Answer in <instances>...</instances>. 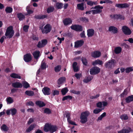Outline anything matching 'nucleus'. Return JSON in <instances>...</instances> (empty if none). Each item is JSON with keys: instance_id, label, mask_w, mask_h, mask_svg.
<instances>
[{"instance_id": "aec40b11", "label": "nucleus", "mask_w": 133, "mask_h": 133, "mask_svg": "<svg viewBox=\"0 0 133 133\" xmlns=\"http://www.w3.org/2000/svg\"><path fill=\"white\" fill-rule=\"evenodd\" d=\"M12 87L15 88H21L23 86L22 84L19 82H15L12 84Z\"/></svg>"}, {"instance_id": "6e6d98bb", "label": "nucleus", "mask_w": 133, "mask_h": 133, "mask_svg": "<svg viewBox=\"0 0 133 133\" xmlns=\"http://www.w3.org/2000/svg\"><path fill=\"white\" fill-rule=\"evenodd\" d=\"M133 70V67H129L125 69V72L127 73H129V72L132 71Z\"/></svg>"}, {"instance_id": "680f3d73", "label": "nucleus", "mask_w": 133, "mask_h": 133, "mask_svg": "<svg viewBox=\"0 0 133 133\" xmlns=\"http://www.w3.org/2000/svg\"><path fill=\"white\" fill-rule=\"evenodd\" d=\"M80 20L85 22H87L88 21V19L86 17H82L80 19Z\"/></svg>"}, {"instance_id": "79ce46f5", "label": "nucleus", "mask_w": 133, "mask_h": 133, "mask_svg": "<svg viewBox=\"0 0 133 133\" xmlns=\"http://www.w3.org/2000/svg\"><path fill=\"white\" fill-rule=\"evenodd\" d=\"M87 4L89 5L90 6H92L93 5H96L97 4V2H92L91 1H88L87 2Z\"/></svg>"}, {"instance_id": "9d476101", "label": "nucleus", "mask_w": 133, "mask_h": 133, "mask_svg": "<svg viewBox=\"0 0 133 133\" xmlns=\"http://www.w3.org/2000/svg\"><path fill=\"white\" fill-rule=\"evenodd\" d=\"M71 28L72 29L77 31H81L82 30V27L81 25H72L71 26Z\"/></svg>"}, {"instance_id": "13d9d810", "label": "nucleus", "mask_w": 133, "mask_h": 133, "mask_svg": "<svg viewBox=\"0 0 133 133\" xmlns=\"http://www.w3.org/2000/svg\"><path fill=\"white\" fill-rule=\"evenodd\" d=\"M67 118V121H69L70 119V114L69 112H67L65 114Z\"/></svg>"}, {"instance_id": "69168bd1", "label": "nucleus", "mask_w": 133, "mask_h": 133, "mask_svg": "<svg viewBox=\"0 0 133 133\" xmlns=\"http://www.w3.org/2000/svg\"><path fill=\"white\" fill-rule=\"evenodd\" d=\"M121 46H124L125 48H127L128 47V45L125 43H121L119 44Z\"/></svg>"}, {"instance_id": "dca6fc26", "label": "nucleus", "mask_w": 133, "mask_h": 133, "mask_svg": "<svg viewBox=\"0 0 133 133\" xmlns=\"http://www.w3.org/2000/svg\"><path fill=\"white\" fill-rule=\"evenodd\" d=\"M115 6L119 8H125L128 7L129 5L128 4L125 3L116 4Z\"/></svg>"}, {"instance_id": "39448f33", "label": "nucleus", "mask_w": 133, "mask_h": 133, "mask_svg": "<svg viewBox=\"0 0 133 133\" xmlns=\"http://www.w3.org/2000/svg\"><path fill=\"white\" fill-rule=\"evenodd\" d=\"M51 27L49 24H47L42 29L43 34H47L50 32L51 30Z\"/></svg>"}, {"instance_id": "ddd939ff", "label": "nucleus", "mask_w": 133, "mask_h": 133, "mask_svg": "<svg viewBox=\"0 0 133 133\" xmlns=\"http://www.w3.org/2000/svg\"><path fill=\"white\" fill-rule=\"evenodd\" d=\"M101 55V53L99 51H92L91 53V56L95 58L99 57Z\"/></svg>"}, {"instance_id": "f03ea898", "label": "nucleus", "mask_w": 133, "mask_h": 133, "mask_svg": "<svg viewBox=\"0 0 133 133\" xmlns=\"http://www.w3.org/2000/svg\"><path fill=\"white\" fill-rule=\"evenodd\" d=\"M14 34V31L13 30V27L10 26L7 28L5 35L7 38H10L13 37Z\"/></svg>"}, {"instance_id": "3c124183", "label": "nucleus", "mask_w": 133, "mask_h": 133, "mask_svg": "<svg viewBox=\"0 0 133 133\" xmlns=\"http://www.w3.org/2000/svg\"><path fill=\"white\" fill-rule=\"evenodd\" d=\"M44 112L46 114H49L51 113V111L50 109L46 108L44 110Z\"/></svg>"}, {"instance_id": "49530a36", "label": "nucleus", "mask_w": 133, "mask_h": 133, "mask_svg": "<svg viewBox=\"0 0 133 133\" xmlns=\"http://www.w3.org/2000/svg\"><path fill=\"white\" fill-rule=\"evenodd\" d=\"M54 8L53 6H50L47 9V12L48 13H50L53 11Z\"/></svg>"}, {"instance_id": "a19ab883", "label": "nucleus", "mask_w": 133, "mask_h": 133, "mask_svg": "<svg viewBox=\"0 0 133 133\" xmlns=\"http://www.w3.org/2000/svg\"><path fill=\"white\" fill-rule=\"evenodd\" d=\"M72 98V96L70 95L65 96L62 99V101H64L65 100H71Z\"/></svg>"}, {"instance_id": "09e8293b", "label": "nucleus", "mask_w": 133, "mask_h": 133, "mask_svg": "<svg viewBox=\"0 0 133 133\" xmlns=\"http://www.w3.org/2000/svg\"><path fill=\"white\" fill-rule=\"evenodd\" d=\"M12 8L10 7H7L5 9V11L6 13H10L12 11Z\"/></svg>"}, {"instance_id": "0eeeda50", "label": "nucleus", "mask_w": 133, "mask_h": 133, "mask_svg": "<svg viewBox=\"0 0 133 133\" xmlns=\"http://www.w3.org/2000/svg\"><path fill=\"white\" fill-rule=\"evenodd\" d=\"M122 30L124 34L126 35H130L131 33V30L126 26H122Z\"/></svg>"}, {"instance_id": "8fccbe9b", "label": "nucleus", "mask_w": 133, "mask_h": 133, "mask_svg": "<svg viewBox=\"0 0 133 133\" xmlns=\"http://www.w3.org/2000/svg\"><path fill=\"white\" fill-rule=\"evenodd\" d=\"M71 92L75 94L78 95L80 94L81 91H77L74 90H70Z\"/></svg>"}, {"instance_id": "7c9ffc66", "label": "nucleus", "mask_w": 133, "mask_h": 133, "mask_svg": "<svg viewBox=\"0 0 133 133\" xmlns=\"http://www.w3.org/2000/svg\"><path fill=\"white\" fill-rule=\"evenodd\" d=\"M77 63L76 62H74L73 64V67L74 71L76 72L78 71L79 70V68L78 66H77Z\"/></svg>"}, {"instance_id": "37998d69", "label": "nucleus", "mask_w": 133, "mask_h": 133, "mask_svg": "<svg viewBox=\"0 0 133 133\" xmlns=\"http://www.w3.org/2000/svg\"><path fill=\"white\" fill-rule=\"evenodd\" d=\"M41 68L42 70L46 69V63L42 61L41 63Z\"/></svg>"}, {"instance_id": "5701e85b", "label": "nucleus", "mask_w": 133, "mask_h": 133, "mask_svg": "<svg viewBox=\"0 0 133 133\" xmlns=\"http://www.w3.org/2000/svg\"><path fill=\"white\" fill-rule=\"evenodd\" d=\"M1 129L2 131L7 132L9 130V128L6 125L3 124L1 126Z\"/></svg>"}, {"instance_id": "338daca9", "label": "nucleus", "mask_w": 133, "mask_h": 133, "mask_svg": "<svg viewBox=\"0 0 133 133\" xmlns=\"http://www.w3.org/2000/svg\"><path fill=\"white\" fill-rule=\"evenodd\" d=\"M99 96V94H97L96 95L94 96H91L90 98L91 99H96Z\"/></svg>"}, {"instance_id": "a211bd4d", "label": "nucleus", "mask_w": 133, "mask_h": 133, "mask_svg": "<svg viewBox=\"0 0 133 133\" xmlns=\"http://www.w3.org/2000/svg\"><path fill=\"white\" fill-rule=\"evenodd\" d=\"M87 35L89 37H91L93 36L94 34L95 31L92 29H88L87 30Z\"/></svg>"}, {"instance_id": "6e6552de", "label": "nucleus", "mask_w": 133, "mask_h": 133, "mask_svg": "<svg viewBox=\"0 0 133 133\" xmlns=\"http://www.w3.org/2000/svg\"><path fill=\"white\" fill-rule=\"evenodd\" d=\"M47 43V41L46 39H43L41 40V42L39 41L37 44V46L38 48H41L44 47Z\"/></svg>"}, {"instance_id": "c756f323", "label": "nucleus", "mask_w": 133, "mask_h": 133, "mask_svg": "<svg viewBox=\"0 0 133 133\" xmlns=\"http://www.w3.org/2000/svg\"><path fill=\"white\" fill-rule=\"evenodd\" d=\"M77 7L78 9L83 10H84V3H81L77 4Z\"/></svg>"}, {"instance_id": "0e129e2a", "label": "nucleus", "mask_w": 133, "mask_h": 133, "mask_svg": "<svg viewBox=\"0 0 133 133\" xmlns=\"http://www.w3.org/2000/svg\"><path fill=\"white\" fill-rule=\"evenodd\" d=\"M29 26L28 25H25L23 27V30L25 32L28 31Z\"/></svg>"}, {"instance_id": "393cba45", "label": "nucleus", "mask_w": 133, "mask_h": 133, "mask_svg": "<svg viewBox=\"0 0 133 133\" xmlns=\"http://www.w3.org/2000/svg\"><path fill=\"white\" fill-rule=\"evenodd\" d=\"M40 52L38 51H35L33 52L32 54L35 58L38 59L40 56Z\"/></svg>"}, {"instance_id": "1a4fd4ad", "label": "nucleus", "mask_w": 133, "mask_h": 133, "mask_svg": "<svg viewBox=\"0 0 133 133\" xmlns=\"http://www.w3.org/2000/svg\"><path fill=\"white\" fill-rule=\"evenodd\" d=\"M17 110L15 108H12L7 110L6 113L7 115H9L11 113V115L13 116L15 115L17 113Z\"/></svg>"}, {"instance_id": "de8ad7c7", "label": "nucleus", "mask_w": 133, "mask_h": 133, "mask_svg": "<svg viewBox=\"0 0 133 133\" xmlns=\"http://www.w3.org/2000/svg\"><path fill=\"white\" fill-rule=\"evenodd\" d=\"M59 91L56 90H52V95L54 96L56 95H58L59 94Z\"/></svg>"}, {"instance_id": "b1692460", "label": "nucleus", "mask_w": 133, "mask_h": 133, "mask_svg": "<svg viewBox=\"0 0 133 133\" xmlns=\"http://www.w3.org/2000/svg\"><path fill=\"white\" fill-rule=\"evenodd\" d=\"M103 63V62L102 61L98 59L95 60L92 62V64L94 65H95L97 64L101 65Z\"/></svg>"}, {"instance_id": "72a5a7b5", "label": "nucleus", "mask_w": 133, "mask_h": 133, "mask_svg": "<svg viewBox=\"0 0 133 133\" xmlns=\"http://www.w3.org/2000/svg\"><path fill=\"white\" fill-rule=\"evenodd\" d=\"M126 102L129 103L133 101V95L129 96L126 99Z\"/></svg>"}, {"instance_id": "a18cd8bd", "label": "nucleus", "mask_w": 133, "mask_h": 133, "mask_svg": "<svg viewBox=\"0 0 133 133\" xmlns=\"http://www.w3.org/2000/svg\"><path fill=\"white\" fill-rule=\"evenodd\" d=\"M128 118V116L126 114H123L120 116V118L122 120H127Z\"/></svg>"}, {"instance_id": "2eb2a0df", "label": "nucleus", "mask_w": 133, "mask_h": 133, "mask_svg": "<svg viewBox=\"0 0 133 133\" xmlns=\"http://www.w3.org/2000/svg\"><path fill=\"white\" fill-rule=\"evenodd\" d=\"M72 20L69 18H66L63 21V23L65 25H67L72 24Z\"/></svg>"}, {"instance_id": "5fc2aeb1", "label": "nucleus", "mask_w": 133, "mask_h": 133, "mask_svg": "<svg viewBox=\"0 0 133 133\" xmlns=\"http://www.w3.org/2000/svg\"><path fill=\"white\" fill-rule=\"evenodd\" d=\"M127 94V91L126 90H125L123 93L121 94L120 95V96L121 97H123L125 96Z\"/></svg>"}, {"instance_id": "f704fd0d", "label": "nucleus", "mask_w": 133, "mask_h": 133, "mask_svg": "<svg viewBox=\"0 0 133 133\" xmlns=\"http://www.w3.org/2000/svg\"><path fill=\"white\" fill-rule=\"evenodd\" d=\"M6 100L8 104H10L14 102L13 98L11 97L7 98Z\"/></svg>"}, {"instance_id": "f3484780", "label": "nucleus", "mask_w": 133, "mask_h": 133, "mask_svg": "<svg viewBox=\"0 0 133 133\" xmlns=\"http://www.w3.org/2000/svg\"><path fill=\"white\" fill-rule=\"evenodd\" d=\"M132 131L131 129L130 128L123 129L121 130L118 131V133H128Z\"/></svg>"}, {"instance_id": "2f4dec72", "label": "nucleus", "mask_w": 133, "mask_h": 133, "mask_svg": "<svg viewBox=\"0 0 133 133\" xmlns=\"http://www.w3.org/2000/svg\"><path fill=\"white\" fill-rule=\"evenodd\" d=\"M47 16L46 15H36L35 16V18L37 19H41L46 18Z\"/></svg>"}, {"instance_id": "603ef678", "label": "nucleus", "mask_w": 133, "mask_h": 133, "mask_svg": "<svg viewBox=\"0 0 133 133\" xmlns=\"http://www.w3.org/2000/svg\"><path fill=\"white\" fill-rule=\"evenodd\" d=\"M56 6L57 8L61 9L62 7L63 4L61 3H58L56 4Z\"/></svg>"}, {"instance_id": "4be33fe9", "label": "nucleus", "mask_w": 133, "mask_h": 133, "mask_svg": "<svg viewBox=\"0 0 133 133\" xmlns=\"http://www.w3.org/2000/svg\"><path fill=\"white\" fill-rule=\"evenodd\" d=\"M51 125L48 123H46L45 124L44 129V130L45 132L50 131V129L51 128Z\"/></svg>"}, {"instance_id": "f257e3e1", "label": "nucleus", "mask_w": 133, "mask_h": 133, "mask_svg": "<svg viewBox=\"0 0 133 133\" xmlns=\"http://www.w3.org/2000/svg\"><path fill=\"white\" fill-rule=\"evenodd\" d=\"M90 113L88 111L84 112L81 114L80 118V122L82 124L86 123L88 121V117L90 115Z\"/></svg>"}, {"instance_id": "6ab92c4d", "label": "nucleus", "mask_w": 133, "mask_h": 133, "mask_svg": "<svg viewBox=\"0 0 133 133\" xmlns=\"http://www.w3.org/2000/svg\"><path fill=\"white\" fill-rule=\"evenodd\" d=\"M108 30L114 34H116L118 32V29L116 27L113 26H110Z\"/></svg>"}, {"instance_id": "473e14b6", "label": "nucleus", "mask_w": 133, "mask_h": 133, "mask_svg": "<svg viewBox=\"0 0 133 133\" xmlns=\"http://www.w3.org/2000/svg\"><path fill=\"white\" fill-rule=\"evenodd\" d=\"M122 49V48L120 47H116L115 49V52L116 54H118L121 52Z\"/></svg>"}, {"instance_id": "20e7f679", "label": "nucleus", "mask_w": 133, "mask_h": 133, "mask_svg": "<svg viewBox=\"0 0 133 133\" xmlns=\"http://www.w3.org/2000/svg\"><path fill=\"white\" fill-rule=\"evenodd\" d=\"M116 63V61L114 59L109 60L108 62H106L105 65V66L106 68H111L114 67Z\"/></svg>"}, {"instance_id": "bf43d9fd", "label": "nucleus", "mask_w": 133, "mask_h": 133, "mask_svg": "<svg viewBox=\"0 0 133 133\" xmlns=\"http://www.w3.org/2000/svg\"><path fill=\"white\" fill-rule=\"evenodd\" d=\"M75 76L77 79H79L80 77L82 76V75L81 73H76L75 74Z\"/></svg>"}, {"instance_id": "bb28decb", "label": "nucleus", "mask_w": 133, "mask_h": 133, "mask_svg": "<svg viewBox=\"0 0 133 133\" xmlns=\"http://www.w3.org/2000/svg\"><path fill=\"white\" fill-rule=\"evenodd\" d=\"M66 79L65 77H62L60 78L58 80L57 83L58 84H60L64 82Z\"/></svg>"}, {"instance_id": "c9c22d12", "label": "nucleus", "mask_w": 133, "mask_h": 133, "mask_svg": "<svg viewBox=\"0 0 133 133\" xmlns=\"http://www.w3.org/2000/svg\"><path fill=\"white\" fill-rule=\"evenodd\" d=\"M93 77L91 76H89L85 78L83 80V81L85 83H87L90 81L92 79Z\"/></svg>"}, {"instance_id": "864d4df0", "label": "nucleus", "mask_w": 133, "mask_h": 133, "mask_svg": "<svg viewBox=\"0 0 133 133\" xmlns=\"http://www.w3.org/2000/svg\"><path fill=\"white\" fill-rule=\"evenodd\" d=\"M61 70V66L58 65L55 68V70L56 72H58L59 71Z\"/></svg>"}, {"instance_id": "c03bdc74", "label": "nucleus", "mask_w": 133, "mask_h": 133, "mask_svg": "<svg viewBox=\"0 0 133 133\" xmlns=\"http://www.w3.org/2000/svg\"><path fill=\"white\" fill-rule=\"evenodd\" d=\"M23 86L24 88H27L30 87L29 84L26 81H24L22 83Z\"/></svg>"}, {"instance_id": "58836bf2", "label": "nucleus", "mask_w": 133, "mask_h": 133, "mask_svg": "<svg viewBox=\"0 0 133 133\" xmlns=\"http://www.w3.org/2000/svg\"><path fill=\"white\" fill-rule=\"evenodd\" d=\"M68 90V89L67 88H64L62 89L61 90L62 94L63 95H64L67 92Z\"/></svg>"}, {"instance_id": "4d7b16f0", "label": "nucleus", "mask_w": 133, "mask_h": 133, "mask_svg": "<svg viewBox=\"0 0 133 133\" xmlns=\"http://www.w3.org/2000/svg\"><path fill=\"white\" fill-rule=\"evenodd\" d=\"M106 113L105 112H104L101 115L99 116L97 120H102V118L105 116L106 115Z\"/></svg>"}, {"instance_id": "7ed1b4c3", "label": "nucleus", "mask_w": 133, "mask_h": 133, "mask_svg": "<svg viewBox=\"0 0 133 133\" xmlns=\"http://www.w3.org/2000/svg\"><path fill=\"white\" fill-rule=\"evenodd\" d=\"M103 8V7L99 5H97L94 7H92L91 9H94L95 10H92V14L94 15L100 13L102 12V9Z\"/></svg>"}, {"instance_id": "4468645a", "label": "nucleus", "mask_w": 133, "mask_h": 133, "mask_svg": "<svg viewBox=\"0 0 133 133\" xmlns=\"http://www.w3.org/2000/svg\"><path fill=\"white\" fill-rule=\"evenodd\" d=\"M24 59L26 62H29L31 60V55L30 54H28L24 56Z\"/></svg>"}, {"instance_id": "c85d7f7f", "label": "nucleus", "mask_w": 133, "mask_h": 133, "mask_svg": "<svg viewBox=\"0 0 133 133\" xmlns=\"http://www.w3.org/2000/svg\"><path fill=\"white\" fill-rule=\"evenodd\" d=\"M36 125L34 124L31 125L26 130V132H30L35 127Z\"/></svg>"}, {"instance_id": "4c0bfd02", "label": "nucleus", "mask_w": 133, "mask_h": 133, "mask_svg": "<svg viewBox=\"0 0 133 133\" xmlns=\"http://www.w3.org/2000/svg\"><path fill=\"white\" fill-rule=\"evenodd\" d=\"M25 93L26 94L29 96H32L34 95V92L31 91L26 90Z\"/></svg>"}, {"instance_id": "e2e57ef3", "label": "nucleus", "mask_w": 133, "mask_h": 133, "mask_svg": "<svg viewBox=\"0 0 133 133\" xmlns=\"http://www.w3.org/2000/svg\"><path fill=\"white\" fill-rule=\"evenodd\" d=\"M82 62L83 64L85 65H86L87 64V59L86 58H83L82 59Z\"/></svg>"}, {"instance_id": "412c9836", "label": "nucleus", "mask_w": 133, "mask_h": 133, "mask_svg": "<svg viewBox=\"0 0 133 133\" xmlns=\"http://www.w3.org/2000/svg\"><path fill=\"white\" fill-rule=\"evenodd\" d=\"M83 43L84 42L82 40L77 41L75 42V47H79L82 46Z\"/></svg>"}, {"instance_id": "a878e982", "label": "nucleus", "mask_w": 133, "mask_h": 133, "mask_svg": "<svg viewBox=\"0 0 133 133\" xmlns=\"http://www.w3.org/2000/svg\"><path fill=\"white\" fill-rule=\"evenodd\" d=\"M36 104L40 107H42L45 105V104L43 102L40 101H36Z\"/></svg>"}, {"instance_id": "052dcab7", "label": "nucleus", "mask_w": 133, "mask_h": 133, "mask_svg": "<svg viewBox=\"0 0 133 133\" xmlns=\"http://www.w3.org/2000/svg\"><path fill=\"white\" fill-rule=\"evenodd\" d=\"M101 110L102 109L97 108L94 110L93 112L95 114H97L101 111Z\"/></svg>"}, {"instance_id": "cd10ccee", "label": "nucleus", "mask_w": 133, "mask_h": 133, "mask_svg": "<svg viewBox=\"0 0 133 133\" xmlns=\"http://www.w3.org/2000/svg\"><path fill=\"white\" fill-rule=\"evenodd\" d=\"M10 76L11 77L14 78L21 79V77L19 75L16 73H13L11 74Z\"/></svg>"}, {"instance_id": "774afa93", "label": "nucleus", "mask_w": 133, "mask_h": 133, "mask_svg": "<svg viewBox=\"0 0 133 133\" xmlns=\"http://www.w3.org/2000/svg\"><path fill=\"white\" fill-rule=\"evenodd\" d=\"M102 103L101 102H99L97 104V106L98 107L101 108L102 107Z\"/></svg>"}, {"instance_id": "e433bc0d", "label": "nucleus", "mask_w": 133, "mask_h": 133, "mask_svg": "<svg viewBox=\"0 0 133 133\" xmlns=\"http://www.w3.org/2000/svg\"><path fill=\"white\" fill-rule=\"evenodd\" d=\"M17 17L19 18V20L20 21L22 20L25 18V16L21 13L17 14Z\"/></svg>"}, {"instance_id": "ea45409f", "label": "nucleus", "mask_w": 133, "mask_h": 133, "mask_svg": "<svg viewBox=\"0 0 133 133\" xmlns=\"http://www.w3.org/2000/svg\"><path fill=\"white\" fill-rule=\"evenodd\" d=\"M57 129V127L55 126L52 125L50 129V131L51 132V133H52L53 132L55 131Z\"/></svg>"}, {"instance_id": "9b49d317", "label": "nucleus", "mask_w": 133, "mask_h": 133, "mask_svg": "<svg viewBox=\"0 0 133 133\" xmlns=\"http://www.w3.org/2000/svg\"><path fill=\"white\" fill-rule=\"evenodd\" d=\"M42 91L45 95H49L51 93L50 89L47 87H45L43 88L42 89Z\"/></svg>"}, {"instance_id": "f8f14e48", "label": "nucleus", "mask_w": 133, "mask_h": 133, "mask_svg": "<svg viewBox=\"0 0 133 133\" xmlns=\"http://www.w3.org/2000/svg\"><path fill=\"white\" fill-rule=\"evenodd\" d=\"M110 17L112 18L117 19H119L121 20H123L125 18L123 16L120 15L115 14L113 15H111L110 16Z\"/></svg>"}, {"instance_id": "423d86ee", "label": "nucleus", "mask_w": 133, "mask_h": 133, "mask_svg": "<svg viewBox=\"0 0 133 133\" xmlns=\"http://www.w3.org/2000/svg\"><path fill=\"white\" fill-rule=\"evenodd\" d=\"M100 69L98 67H94L92 68L90 70V73L91 75L96 74L100 71Z\"/></svg>"}]
</instances>
